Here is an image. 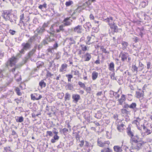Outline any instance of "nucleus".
I'll use <instances>...</instances> for the list:
<instances>
[{
    "label": "nucleus",
    "mask_w": 152,
    "mask_h": 152,
    "mask_svg": "<svg viewBox=\"0 0 152 152\" xmlns=\"http://www.w3.org/2000/svg\"><path fill=\"white\" fill-rule=\"evenodd\" d=\"M52 132V133L53 132L55 134H58V131L57 129H56L55 128H53Z\"/></svg>",
    "instance_id": "64"
},
{
    "label": "nucleus",
    "mask_w": 152,
    "mask_h": 152,
    "mask_svg": "<svg viewBox=\"0 0 152 152\" xmlns=\"http://www.w3.org/2000/svg\"><path fill=\"white\" fill-rule=\"evenodd\" d=\"M101 113L100 111H98L95 114V117L97 118H99L101 117Z\"/></svg>",
    "instance_id": "46"
},
{
    "label": "nucleus",
    "mask_w": 152,
    "mask_h": 152,
    "mask_svg": "<svg viewBox=\"0 0 152 152\" xmlns=\"http://www.w3.org/2000/svg\"><path fill=\"white\" fill-rule=\"evenodd\" d=\"M66 76L67 77L68 80L69 82L71 81V79L72 78L73 76L70 74L66 75Z\"/></svg>",
    "instance_id": "51"
},
{
    "label": "nucleus",
    "mask_w": 152,
    "mask_h": 152,
    "mask_svg": "<svg viewBox=\"0 0 152 152\" xmlns=\"http://www.w3.org/2000/svg\"><path fill=\"white\" fill-rule=\"evenodd\" d=\"M80 46L81 47V49L83 51H85L87 50V47L84 45H81Z\"/></svg>",
    "instance_id": "50"
},
{
    "label": "nucleus",
    "mask_w": 152,
    "mask_h": 152,
    "mask_svg": "<svg viewBox=\"0 0 152 152\" xmlns=\"http://www.w3.org/2000/svg\"><path fill=\"white\" fill-rule=\"evenodd\" d=\"M145 132L144 133L145 134H146L147 135H148L151 134L152 132V131L148 129H146L145 130Z\"/></svg>",
    "instance_id": "55"
},
{
    "label": "nucleus",
    "mask_w": 152,
    "mask_h": 152,
    "mask_svg": "<svg viewBox=\"0 0 152 152\" xmlns=\"http://www.w3.org/2000/svg\"><path fill=\"white\" fill-rule=\"evenodd\" d=\"M72 99H73V102L75 103H77L79 100L80 99V96L77 94H73L72 95Z\"/></svg>",
    "instance_id": "14"
},
{
    "label": "nucleus",
    "mask_w": 152,
    "mask_h": 152,
    "mask_svg": "<svg viewBox=\"0 0 152 152\" xmlns=\"http://www.w3.org/2000/svg\"><path fill=\"white\" fill-rule=\"evenodd\" d=\"M140 121V119L138 117L137 118L136 120H134L133 121L132 124H135L138 126V125H139V123Z\"/></svg>",
    "instance_id": "38"
},
{
    "label": "nucleus",
    "mask_w": 152,
    "mask_h": 152,
    "mask_svg": "<svg viewBox=\"0 0 152 152\" xmlns=\"http://www.w3.org/2000/svg\"><path fill=\"white\" fill-rule=\"evenodd\" d=\"M64 53L63 54V56L65 58L68 57L69 56L68 53L66 51L65 49H64Z\"/></svg>",
    "instance_id": "61"
},
{
    "label": "nucleus",
    "mask_w": 152,
    "mask_h": 152,
    "mask_svg": "<svg viewBox=\"0 0 152 152\" xmlns=\"http://www.w3.org/2000/svg\"><path fill=\"white\" fill-rule=\"evenodd\" d=\"M73 31L78 34H81L82 32V28L81 25H78L75 27L73 29Z\"/></svg>",
    "instance_id": "13"
},
{
    "label": "nucleus",
    "mask_w": 152,
    "mask_h": 152,
    "mask_svg": "<svg viewBox=\"0 0 152 152\" xmlns=\"http://www.w3.org/2000/svg\"><path fill=\"white\" fill-rule=\"evenodd\" d=\"M121 113L123 114H127L128 111L125 109L123 108L121 109Z\"/></svg>",
    "instance_id": "60"
},
{
    "label": "nucleus",
    "mask_w": 152,
    "mask_h": 152,
    "mask_svg": "<svg viewBox=\"0 0 152 152\" xmlns=\"http://www.w3.org/2000/svg\"><path fill=\"white\" fill-rule=\"evenodd\" d=\"M123 107L124 108L128 109V108H129V105L126 103H124V105L123 106Z\"/></svg>",
    "instance_id": "62"
},
{
    "label": "nucleus",
    "mask_w": 152,
    "mask_h": 152,
    "mask_svg": "<svg viewBox=\"0 0 152 152\" xmlns=\"http://www.w3.org/2000/svg\"><path fill=\"white\" fill-rule=\"evenodd\" d=\"M30 18L28 16H26L24 15L23 13L20 16V24L23 23V26H25V23L24 22H27L29 21Z\"/></svg>",
    "instance_id": "9"
},
{
    "label": "nucleus",
    "mask_w": 152,
    "mask_h": 152,
    "mask_svg": "<svg viewBox=\"0 0 152 152\" xmlns=\"http://www.w3.org/2000/svg\"><path fill=\"white\" fill-rule=\"evenodd\" d=\"M37 32L36 34L40 35H42L45 31V29L43 28L42 27H39L37 28L35 31Z\"/></svg>",
    "instance_id": "18"
},
{
    "label": "nucleus",
    "mask_w": 152,
    "mask_h": 152,
    "mask_svg": "<svg viewBox=\"0 0 152 152\" xmlns=\"http://www.w3.org/2000/svg\"><path fill=\"white\" fill-rule=\"evenodd\" d=\"M39 86L41 88L43 87H45L46 86V83L44 82V80H41L39 83Z\"/></svg>",
    "instance_id": "37"
},
{
    "label": "nucleus",
    "mask_w": 152,
    "mask_h": 152,
    "mask_svg": "<svg viewBox=\"0 0 152 152\" xmlns=\"http://www.w3.org/2000/svg\"><path fill=\"white\" fill-rule=\"evenodd\" d=\"M50 37H47L45 39H44L42 42L41 44L45 45L48 44V42H50Z\"/></svg>",
    "instance_id": "33"
},
{
    "label": "nucleus",
    "mask_w": 152,
    "mask_h": 152,
    "mask_svg": "<svg viewBox=\"0 0 152 152\" xmlns=\"http://www.w3.org/2000/svg\"><path fill=\"white\" fill-rule=\"evenodd\" d=\"M73 2L72 1L69 0L67 1H66L65 4L66 7H69L71 6L73 4Z\"/></svg>",
    "instance_id": "43"
},
{
    "label": "nucleus",
    "mask_w": 152,
    "mask_h": 152,
    "mask_svg": "<svg viewBox=\"0 0 152 152\" xmlns=\"http://www.w3.org/2000/svg\"><path fill=\"white\" fill-rule=\"evenodd\" d=\"M87 93H90L91 90V88L90 87H86L84 89Z\"/></svg>",
    "instance_id": "56"
},
{
    "label": "nucleus",
    "mask_w": 152,
    "mask_h": 152,
    "mask_svg": "<svg viewBox=\"0 0 152 152\" xmlns=\"http://www.w3.org/2000/svg\"><path fill=\"white\" fill-rule=\"evenodd\" d=\"M15 120L17 122L21 123L23 121L24 118L22 116H17L15 117Z\"/></svg>",
    "instance_id": "36"
},
{
    "label": "nucleus",
    "mask_w": 152,
    "mask_h": 152,
    "mask_svg": "<svg viewBox=\"0 0 152 152\" xmlns=\"http://www.w3.org/2000/svg\"><path fill=\"white\" fill-rule=\"evenodd\" d=\"M2 16L5 20H9L11 22H15L16 23V21L18 18L17 16L12 14L9 10H3L2 13Z\"/></svg>",
    "instance_id": "3"
},
{
    "label": "nucleus",
    "mask_w": 152,
    "mask_h": 152,
    "mask_svg": "<svg viewBox=\"0 0 152 152\" xmlns=\"http://www.w3.org/2000/svg\"><path fill=\"white\" fill-rule=\"evenodd\" d=\"M101 152H112V151L109 148H107L101 150Z\"/></svg>",
    "instance_id": "49"
},
{
    "label": "nucleus",
    "mask_w": 152,
    "mask_h": 152,
    "mask_svg": "<svg viewBox=\"0 0 152 152\" xmlns=\"http://www.w3.org/2000/svg\"><path fill=\"white\" fill-rule=\"evenodd\" d=\"M101 49L102 50V51L103 53H109V52L107 50H106V49L104 48L103 47H102L101 48Z\"/></svg>",
    "instance_id": "57"
},
{
    "label": "nucleus",
    "mask_w": 152,
    "mask_h": 152,
    "mask_svg": "<svg viewBox=\"0 0 152 152\" xmlns=\"http://www.w3.org/2000/svg\"><path fill=\"white\" fill-rule=\"evenodd\" d=\"M125 126L124 124H121L118 126L117 129L120 132H122L125 129Z\"/></svg>",
    "instance_id": "22"
},
{
    "label": "nucleus",
    "mask_w": 152,
    "mask_h": 152,
    "mask_svg": "<svg viewBox=\"0 0 152 152\" xmlns=\"http://www.w3.org/2000/svg\"><path fill=\"white\" fill-rule=\"evenodd\" d=\"M96 1V0H88L83 4V5L85 6H88L91 4V2H94Z\"/></svg>",
    "instance_id": "35"
},
{
    "label": "nucleus",
    "mask_w": 152,
    "mask_h": 152,
    "mask_svg": "<svg viewBox=\"0 0 152 152\" xmlns=\"http://www.w3.org/2000/svg\"><path fill=\"white\" fill-rule=\"evenodd\" d=\"M93 37L94 38V37L92 35L88 36L87 37V39L88 41L86 42V44L89 45L90 43H93V41L91 40Z\"/></svg>",
    "instance_id": "29"
},
{
    "label": "nucleus",
    "mask_w": 152,
    "mask_h": 152,
    "mask_svg": "<svg viewBox=\"0 0 152 152\" xmlns=\"http://www.w3.org/2000/svg\"><path fill=\"white\" fill-rule=\"evenodd\" d=\"M67 66V64H66L64 63L62 64L59 69V72L63 73L66 72Z\"/></svg>",
    "instance_id": "15"
},
{
    "label": "nucleus",
    "mask_w": 152,
    "mask_h": 152,
    "mask_svg": "<svg viewBox=\"0 0 152 152\" xmlns=\"http://www.w3.org/2000/svg\"><path fill=\"white\" fill-rule=\"evenodd\" d=\"M71 97V95L69 93L67 92L65 94V96L64 97L65 100V101L68 100L69 101Z\"/></svg>",
    "instance_id": "41"
},
{
    "label": "nucleus",
    "mask_w": 152,
    "mask_h": 152,
    "mask_svg": "<svg viewBox=\"0 0 152 152\" xmlns=\"http://www.w3.org/2000/svg\"><path fill=\"white\" fill-rule=\"evenodd\" d=\"M70 17L66 18L64 19L63 21L64 23V26H69L70 25L72 24V20L70 19Z\"/></svg>",
    "instance_id": "12"
},
{
    "label": "nucleus",
    "mask_w": 152,
    "mask_h": 152,
    "mask_svg": "<svg viewBox=\"0 0 152 152\" xmlns=\"http://www.w3.org/2000/svg\"><path fill=\"white\" fill-rule=\"evenodd\" d=\"M136 97L137 98H142L143 96V93L142 91H136Z\"/></svg>",
    "instance_id": "32"
},
{
    "label": "nucleus",
    "mask_w": 152,
    "mask_h": 152,
    "mask_svg": "<svg viewBox=\"0 0 152 152\" xmlns=\"http://www.w3.org/2000/svg\"><path fill=\"white\" fill-rule=\"evenodd\" d=\"M127 132L128 135L130 136L131 138L132 137H133L134 135L133 133L131 131L130 128H128L127 129Z\"/></svg>",
    "instance_id": "40"
},
{
    "label": "nucleus",
    "mask_w": 152,
    "mask_h": 152,
    "mask_svg": "<svg viewBox=\"0 0 152 152\" xmlns=\"http://www.w3.org/2000/svg\"><path fill=\"white\" fill-rule=\"evenodd\" d=\"M109 69L112 72H114V64L113 62H111L108 65Z\"/></svg>",
    "instance_id": "25"
},
{
    "label": "nucleus",
    "mask_w": 152,
    "mask_h": 152,
    "mask_svg": "<svg viewBox=\"0 0 152 152\" xmlns=\"http://www.w3.org/2000/svg\"><path fill=\"white\" fill-rule=\"evenodd\" d=\"M34 38L35 39V41L38 42H39L41 39V37L40 35L37 34H35L33 36Z\"/></svg>",
    "instance_id": "30"
},
{
    "label": "nucleus",
    "mask_w": 152,
    "mask_h": 152,
    "mask_svg": "<svg viewBox=\"0 0 152 152\" xmlns=\"http://www.w3.org/2000/svg\"><path fill=\"white\" fill-rule=\"evenodd\" d=\"M78 85L80 86L81 88L84 89L85 88L86 86L85 84L80 81H79L78 83Z\"/></svg>",
    "instance_id": "53"
},
{
    "label": "nucleus",
    "mask_w": 152,
    "mask_h": 152,
    "mask_svg": "<svg viewBox=\"0 0 152 152\" xmlns=\"http://www.w3.org/2000/svg\"><path fill=\"white\" fill-rule=\"evenodd\" d=\"M64 25L63 24L59 26V24L57 23L53 24L50 28V31L55 32L56 33H59L61 31L63 32L65 30L64 28Z\"/></svg>",
    "instance_id": "5"
},
{
    "label": "nucleus",
    "mask_w": 152,
    "mask_h": 152,
    "mask_svg": "<svg viewBox=\"0 0 152 152\" xmlns=\"http://www.w3.org/2000/svg\"><path fill=\"white\" fill-rule=\"evenodd\" d=\"M83 27L86 29V31H87V30L89 31V29L91 27V25L90 23L87 22L83 25Z\"/></svg>",
    "instance_id": "26"
},
{
    "label": "nucleus",
    "mask_w": 152,
    "mask_h": 152,
    "mask_svg": "<svg viewBox=\"0 0 152 152\" xmlns=\"http://www.w3.org/2000/svg\"><path fill=\"white\" fill-rule=\"evenodd\" d=\"M59 138V137L57 135V134H55L53 137V138L51 139V142L52 143H54L56 141L58 140Z\"/></svg>",
    "instance_id": "34"
},
{
    "label": "nucleus",
    "mask_w": 152,
    "mask_h": 152,
    "mask_svg": "<svg viewBox=\"0 0 152 152\" xmlns=\"http://www.w3.org/2000/svg\"><path fill=\"white\" fill-rule=\"evenodd\" d=\"M54 60L50 61L49 63V66L48 68L49 70L52 71L53 72H55L56 71V65L55 64H54Z\"/></svg>",
    "instance_id": "10"
},
{
    "label": "nucleus",
    "mask_w": 152,
    "mask_h": 152,
    "mask_svg": "<svg viewBox=\"0 0 152 152\" xmlns=\"http://www.w3.org/2000/svg\"><path fill=\"white\" fill-rule=\"evenodd\" d=\"M66 40L69 42V44L70 46L72 45L75 44L76 43V42L72 37H67L66 38Z\"/></svg>",
    "instance_id": "21"
},
{
    "label": "nucleus",
    "mask_w": 152,
    "mask_h": 152,
    "mask_svg": "<svg viewBox=\"0 0 152 152\" xmlns=\"http://www.w3.org/2000/svg\"><path fill=\"white\" fill-rule=\"evenodd\" d=\"M72 74H73L74 75L79 76V72L77 70L74 71L72 70Z\"/></svg>",
    "instance_id": "47"
},
{
    "label": "nucleus",
    "mask_w": 152,
    "mask_h": 152,
    "mask_svg": "<svg viewBox=\"0 0 152 152\" xmlns=\"http://www.w3.org/2000/svg\"><path fill=\"white\" fill-rule=\"evenodd\" d=\"M15 78L17 82L20 81L21 80V77L19 72H18L15 75Z\"/></svg>",
    "instance_id": "23"
},
{
    "label": "nucleus",
    "mask_w": 152,
    "mask_h": 152,
    "mask_svg": "<svg viewBox=\"0 0 152 152\" xmlns=\"http://www.w3.org/2000/svg\"><path fill=\"white\" fill-rule=\"evenodd\" d=\"M126 99L125 95L124 94H122L121 96V98L118 99L119 104L121 105H122L124 102L126 100Z\"/></svg>",
    "instance_id": "16"
},
{
    "label": "nucleus",
    "mask_w": 152,
    "mask_h": 152,
    "mask_svg": "<svg viewBox=\"0 0 152 152\" xmlns=\"http://www.w3.org/2000/svg\"><path fill=\"white\" fill-rule=\"evenodd\" d=\"M17 58L15 57H12L10 58L9 60L5 63L6 68L3 69H0V78H4L5 77L10 78V76L8 73V71L6 68L9 66H12L15 65L17 62Z\"/></svg>",
    "instance_id": "1"
},
{
    "label": "nucleus",
    "mask_w": 152,
    "mask_h": 152,
    "mask_svg": "<svg viewBox=\"0 0 152 152\" xmlns=\"http://www.w3.org/2000/svg\"><path fill=\"white\" fill-rule=\"evenodd\" d=\"M57 96L58 98L62 99L64 96V94L63 92L59 93L57 94Z\"/></svg>",
    "instance_id": "44"
},
{
    "label": "nucleus",
    "mask_w": 152,
    "mask_h": 152,
    "mask_svg": "<svg viewBox=\"0 0 152 152\" xmlns=\"http://www.w3.org/2000/svg\"><path fill=\"white\" fill-rule=\"evenodd\" d=\"M36 51V48H35L32 49L31 51L28 53L26 58L28 59L31 57L35 53Z\"/></svg>",
    "instance_id": "19"
},
{
    "label": "nucleus",
    "mask_w": 152,
    "mask_h": 152,
    "mask_svg": "<svg viewBox=\"0 0 152 152\" xmlns=\"http://www.w3.org/2000/svg\"><path fill=\"white\" fill-rule=\"evenodd\" d=\"M9 32L11 34L13 35L15 34L16 31L14 30L10 29L9 31Z\"/></svg>",
    "instance_id": "63"
},
{
    "label": "nucleus",
    "mask_w": 152,
    "mask_h": 152,
    "mask_svg": "<svg viewBox=\"0 0 152 152\" xmlns=\"http://www.w3.org/2000/svg\"><path fill=\"white\" fill-rule=\"evenodd\" d=\"M103 19L104 21L108 23L110 28L112 30V31H113V32H112L113 34H114L113 33L117 32L118 31V27L115 25L113 18L112 17L109 16V17Z\"/></svg>",
    "instance_id": "4"
},
{
    "label": "nucleus",
    "mask_w": 152,
    "mask_h": 152,
    "mask_svg": "<svg viewBox=\"0 0 152 152\" xmlns=\"http://www.w3.org/2000/svg\"><path fill=\"white\" fill-rule=\"evenodd\" d=\"M26 24L25 23V26H23V23H21V24H20V22H19V23L18 24V25L20 26L21 27V28L22 29H25L26 26Z\"/></svg>",
    "instance_id": "58"
},
{
    "label": "nucleus",
    "mask_w": 152,
    "mask_h": 152,
    "mask_svg": "<svg viewBox=\"0 0 152 152\" xmlns=\"http://www.w3.org/2000/svg\"><path fill=\"white\" fill-rule=\"evenodd\" d=\"M31 44L29 43L28 42L26 43H23L21 45L22 47V48L20 50V53L18 54L17 55V57H20L21 56V54H24L25 53V50L26 51L30 49L31 48Z\"/></svg>",
    "instance_id": "6"
},
{
    "label": "nucleus",
    "mask_w": 152,
    "mask_h": 152,
    "mask_svg": "<svg viewBox=\"0 0 152 152\" xmlns=\"http://www.w3.org/2000/svg\"><path fill=\"white\" fill-rule=\"evenodd\" d=\"M132 68L134 72L135 71L137 73L138 72V68L135 65H132Z\"/></svg>",
    "instance_id": "54"
},
{
    "label": "nucleus",
    "mask_w": 152,
    "mask_h": 152,
    "mask_svg": "<svg viewBox=\"0 0 152 152\" xmlns=\"http://www.w3.org/2000/svg\"><path fill=\"white\" fill-rule=\"evenodd\" d=\"M83 115L85 118L87 120H89L90 116L89 112L86 111L83 113Z\"/></svg>",
    "instance_id": "31"
},
{
    "label": "nucleus",
    "mask_w": 152,
    "mask_h": 152,
    "mask_svg": "<svg viewBox=\"0 0 152 152\" xmlns=\"http://www.w3.org/2000/svg\"><path fill=\"white\" fill-rule=\"evenodd\" d=\"M130 142L132 144L131 147L134 149L139 150L142 145L144 144L143 142L140 140L137 135L133 136L131 138Z\"/></svg>",
    "instance_id": "2"
},
{
    "label": "nucleus",
    "mask_w": 152,
    "mask_h": 152,
    "mask_svg": "<svg viewBox=\"0 0 152 152\" xmlns=\"http://www.w3.org/2000/svg\"><path fill=\"white\" fill-rule=\"evenodd\" d=\"M110 144L109 141H105L104 138L100 137L98 138L97 141V145L101 147L106 146L107 147Z\"/></svg>",
    "instance_id": "7"
},
{
    "label": "nucleus",
    "mask_w": 152,
    "mask_h": 152,
    "mask_svg": "<svg viewBox=\"0 0 152 152\" xmlns=\"http://www.w3.org/2000/svg\"><path fill=\"white\" fill-rule=\"evenodd\" d=\"M15 90L17 94L18 95L20 96L21 95L22 93L21 92H20V90L19 88L17 87H16L15 88Z\"/></svg>",
    "instance_id": "48"
},
{
    "label": "nucleus",
    "mask_w": 152,
    "mask_h": 152,
    "mask_svg": "<svg viewBox=\"0 0 152 152\" xmlns=\"http://www.w3.org/2000/svg\"><path fill=\"white\" fill-rule=\"evenodd\" d=\"M140 5L142 7H145L148 4V2L142 1L140 3Z\"/></svg>",
    "instance_id": "52"
},
{
    "label": "nucleus",
    "mask_w": 152,
    "mask_h": 152,
    "mask_svg": "<svg viewBox=\"0 0 152 152\" xmlns=\"http://www.w3.org/2000/svg\"><path fill=\"white\" fill-rule=\"evenodd\" d=\"M114 151L116 152H121L122 151L121 147L118 145H115L113 147Z\"/></svg>",
    "instance_id": "27"
},
{
    "label": "nucleus",
    "mask_w": 152,
    "mask_h": 152,
    "mask_svg": "<svg viewBox=\"0 0 152 152\" xmlns=\"http://www.w3.org/2000/svg\"><path fill=\"white\" fill-rule=\"evenodd\" d=\"M83 58L85 61H88L91 59V56L90 53H87L84 55Z\"/></svg>",
    "instance_id": "20"
},
{
    "label": "nucleus",
    "mask_w": 152,
    "mask_h": 152,
    "mask_svg": "<svg viewBox=\"0 0 152 152\" xmlns=\"http://www.w3.org/2000/svg\"><path fill=\"white\" fill-rule=\"evenodd\" d=\"M98 75V73L95 71L92 72L91 75L92 78L93 80H94L96 79Z\"/></svg>",
    "instance_id": "28"
},
{
    "label": "nucleus",
    "mask_w": 152,
    "mask_h": 152,
    "mask_svg": "<svg viewBox=\"0 0 152 152\" xmlns=\"http://www.w3.org/2000/svg\"><path fill=\"white\" fill-rule=\"evenodd\" d=\"M31 99L34 100H39L42 97L41 95L37 94H31Z\"/></svg>",
    "instance_id": "11"
},
{
    "label": "nucleus",
    "mask_w": 152,
    "mask_h": 152,
    "mask_svg": "<svg viewBox=\"0 0 152 152\" xmlns=\"http://www.w3.org/2000/svg\"><path fill=\"white\" fill-rule=\"evenodd\" d=\"M50 21H48L46 23H44L42 26V27L44 29H45V28L46 27H48V25L50 24Z\"/></svg>",
    "instance_id": "42"
},
{
    "label": "nucleus",
    "mask_w": 152,
    "mask_h": 152,
    "mask_svg": "<svg viewBox=\"0 0 152 152\" xmlns=\"http://www.w3.org/2000/svg\"><path fill=\"white\" fill-rule=\"evenodd\" d=\"M122 45H123L124 48H126L128 46V44L127 42H123L121 43Z\"/></svg>",
    "instance_id": "59"
},
{
    "label": "nucleus",
    "mask_w": 152,
    "mask_h": 152,
    "mask_svg": "<svg viewBox=\"0 0 152 152\" xmlns=\"http://www.w3.org/2000/svg\"><path fill=\"white\" fill-rule=\"evenodd\" d=\"M38 8L40 10H42L43 8L46 9L47 8V4L45 3L42 5H40L39 6Z\"/></svg>",
    "instance_id": "45"
},
{
    "label": "nucleus",
    "mask_w": 152,
    "mask_h": 152,
    "mask_svg": "<svg viewBox=\"0 0 152 152\" xmlns=\"http://www.w3.org/2000/svg\"><path fill=\"white\" fill-rule=\"evenodd\" d=\"M119 56L121 58V61L124 62L127 60L128 55V54L126 53H121Z\"/></svg>",
    "instance_id": "17"
},
{
    "label": "nucleus",
    "mask_w": 152,
    "mask_h": 152,
    "mask_svg": "<svg viewBox=\"0 0 152 152\" xmlns=\"http://www.w3.org/2000/svg\"><path fill=\"white\" fill-rule=\"evenodd\" d=\"M35 41V39L33 36L31 37L28 40L27 42L31 45L32 43Z\"/></svg>",
    "instance_id": "39"
},
{
    "label": "nucleus",
    "mask_w": 152,
    "mask_h": 152,
    "mask_svg": "<svg viewBox=\"0 0 152 152\" xmlns=\"http://www.w3.org/2000/svg\"><path fill=\"white\" fill-rule=\"evenodd\" d=\"M136 103L135 102H132L130 105H129V108L131 109H133L134 112H135L136 111L137 108Z\"/></svg>",
    "instance_id": "24"
},
{
    "label": "nucleus",
    "mask_w": 152,
    "mask_h": 152,
    "mask_svg": "<svg viewBox=\"0 0 152 152\" xmlns=\"http://www.w3.org/2000/svg\"><path fill=\"white\" fill-rule=\"evenodd\" d=\"M147 100L146 99H141L140 100V102L141 104L140 105V109H142L143 111L145 110V109L148 108V104L147 103Z\"/></svg>",
    "instance_id": "8"
}]
</instances>
